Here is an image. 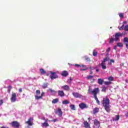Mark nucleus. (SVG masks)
<instances>
[{"mask_svg": "<svg viewBox=\"0 0 128 128\" xmlns=\"http://www.w3.org/2000/svg\"><path fill=\"white\" fill-rule=\"evenodd\" d=\"M88 94H92L94 95V98L96 100L98 104L100 106V102L98 98V96H96L98 94H100V88H94L93 90L92 88H89L88 89Z\"/></svg>", "mask_w": 128, "mask_h": 128, "instance_id": "f257e3e1", "label": "nucleus"}, {"mask_svg": "<svg viewBox=\"0 0 128 128\" xmlns=\"http://www.w3.org/2000/svg\"><path fill=\"white\" fill-rule=\"evenodd\" d=\"M102 104L104 109L107 112H110V99L106 96V98H103Z\"/></svg>", "mask_w": 128, "mask_h": 128, "instance_id": "f03ea898", "label": "nucleus"}, {"mask_svg": "<svg viewBox=\"0 0 128 128\" xmlns=\"http://www.w3.org/2000/svg\"><path fill=\"white\" fill-rule=\"evenodd\" d=\"M10 124L12 128H20V122H18V121H13L10 123Z\"/></svg>", "mask_w": 128, "mask_h": 128, "instance_id": "7ed1b4c3", "label": "nucleus"}, {"mask_svg": "<svg viewBox=\"0 0 128 128\" xmlns=\"http://www.w3.org/2000/svg\"><path fill=\"white\" fill-rule=\"evenodd\" d=\"M10 101L12 102H16V94L12 92L10 98Z\"/></svg>", "mask_w": 128, "mask_h": 128, "instance_id": "20e7f679", "label": "nucleus"}, {"mask_svg": "<svg viewBox=\"0 0 128 128\" xmlns=\"http://www.w3.org/2000/svg\"><path fill=\"white\" fill-rule=\"evenodd\" d=\"M100 121L98 120L95 119L94 120V128H100Z\"/></svg>", "mask_w": 128, "mask_h": 128, "instance_id": "39448f33", "label": "nucleus"}, {"mask_svg": "<svg viewBox=\"0 0 128 128\" xmlns=\"http://www.w3.org/2000/svg\"><path fill=\"white\" fill-rule=\"evenodd\" d=\"M114 36H115V38H114L115 42H118V40H120V37L122 36V34L120 32H116Z\"/></svg>", "mask_w": 128, "mask_h": 128, "instance_id": "423d86ee", "label": "nucleus"}, {"mask_svg": "<svg viewBox=\"0 0 128 128\" xmlns=\"http://www.w3.org/2000/svg\"><path fill=\"white\" fill-rule=\"evenodd\" d=\"M33 122H34V118L30 117L28 119V120L26 122V124H28V126H32L34 124Z\"/></svg>", "mask_w": 128, "mask_h": 128, "instance_id": "0eeeda50", "label": "nucleus"}, {"mask_svg": "<svg viewBox=\"0 0 128 128\" xmlns=\"http://www.w3.org/2000/svg\"><path fill=\"white\" fill-rule=\"evenodd\" d=\"M50 74H51L50 75V78H51V80H54V78H58V76L56 74L55 72H50Z\"/></svg>", "mask_w": 128, "mask_h": 128, "instance_id": "6e6552de", "label": "nucleus"}, {"mask_svg": "<svg viewBox=\"0 0 128 128\" xmlns=\"http://www.w3.org/2000/svg\"><path fill=\"white\" fill-rule=\"evenodd\" d=\"M55 114H58V116H62V111L60 108H58L57 110L55 111Z\"/></svg>", "mask_w": 128, "mask_h": 128, "instance_id": "1a4fd4ad", "label": "nucleus"}, {"mask_svg": "<svg viewBox=\"0 0 128 128\" xmlns=\"http://www.w3.org/2000/svg\"><path fill=\"white\" fill-rule=\"evenodd\" d=\"M79 107L80 108H81V110H84V108H88V106H86V104L84 102H82L79 104Z\"/></svg>", "mask_w": 128, "mask_h": 128, "instance_id": "9d476101", "label": "nucleus"}, {"mask_svg": "<svg viewBox=\"0 0 128 128\" xmlns=\"http://www.w3.org/2000/svg\"><path fill=\"white\" fill-rule=\"evenodd\" d=\"M58 96H60V98H64V96H66V94H64V90H58Z\"/></svg>", "mask_w": 128, "mask_h": 128, "instance_id": "9b49d317", "label": "nucleus"}, {"mask_svg": "<svg viewBox=\"0 0 128 128\" xmlns=\"http://www.w3.org/2000/svg\"><path fill=\"white\" fill-rule=\"evenodd\" d=\"M44 96V92H42L40 96H35V100H40L41 98H42Z\"/></svg>", "mask_w": 128, "mask_h": 128, "instance_id": "f8f14e48", "label": "nucleus"}, {"mask_svg": "<svg viewBox=\"0 0 128 128\" xmlns=\"http://www.w3.org/2000/svg\"><path fill=\"white\" fill-rule=\"evenodd\" d=\"M72 94H73L74 96L76 98H80L82 96L81 94L76 92H73Z\"/></svg>", "mask_w": 128, "mask_h": 128, "instance_id": "ddd939ff", "label": "nucleus"}, {"mask_svg": "<svg viewBox=\"0 0 128 128\" xmlns=\"http://www.w3.org/2000/svg\"><path fill=\"white\" fill-rule=\"evenodd\" d=\"M84 128H90V124L88 122V121H84Z\"/></svg>", "mask_w": 128, "mask_h": 128, "instance_id": "4468645a", "label": "nucleus"}, {"mask_svg": "<svg viewBox=\"0 0 128 128\" xmlns=\"http://www.w3.org/2000/svg\"><path fill=\"white\" fill-rule=\"evenodd\" d=\"M62 90H67V91H68L70 90V86L68 85H64L62 86Z\"/></svg>", "mask_w": 128, "mask_h": 128, "instance_id": "2eb2a0df", "label": "nucleus"}, {"mask_svg": "<svg viewBox=\"0 0 128 128\" xmlns=\"http://www.w3.org/2000/svg\"><path fill=\"white\" fill-rule=\"evenodd\" d=\"M61 74L62 76H68V72L66 70H64L62 72Z\"/></svg>", "mask_w": 128, "mask_h": 128, "instance_id": "dca6fc26", "label": "nucleus"}, {"mask_svg": "<svg viewBox=\"0 0 128 128\" xmlns=\"http://www.w3.org/2000/svg\"><path fill=\"white\" fill-rule=\"evenodd\" d=\"M100 112V108H95L94 110H93V114H98V112Z\"/></svg>", "mask_w": 128, "mask_h": 128, "instance_id": "f3484780", "label": "nucleus"}, {"mask_svg": "<svg viewBox=\"0 0 128 128\" xmlns=\"http://www.w3.org/2000/svg\"><path fill=\"white\" fill-rule=\"evenodd\" d=\"M100 66H101L102 70H106V63L102 62L101 64H100Z\"/></svg>", "mask_w": 128, "mask_h": 128, "instance_id": "a211bd4d", "label": "nucleus"}, {"mask_svg": "<svg viewBox=\"0 0 128 128\" xmlns=\"http://www.w3.org/2000/svg\"><path fill=\"white\" fill-rule=\"evenodd\" d=\"M104 82V80L101 78H98V84H100V86H102V84Z\"/></svg>", "mask_w": 128, "mask_h": 128, "instance_id": "6ab92c4d", "label": "nucleus"}, {"mask_svg": "<svg viewBox=\"0 0 128 128\" xmlns=\"http://www.w3.org/2000/svg\"><path fill=\"white\" fill-rule=\"evenodd\" d=\"M42 126H44V128H48V126H50V124L48 122H44V123L42 124Z\"/></svg>", "mask_w": 128, "mask_h": 128, "instance_id": "aec40b11", "label": "nucleus"}, {"mask_svg": "<svg viewBox=\"0 0 128 128\" xmlns=\"http://www.w3.org/2000/svg\"><path fill=\"white\" fill-rule=\"evenodd\" d=\"M108 60H110V58L106 57L104 58L103 60L102 61V62L106 64V62H108Z\"/></svg>", "mask_w": 128, "mask_h": 128, "instance_id": "412c9836", "label": "nucleus"}, {"mask_svg": "<svg viewBox=\"0 0 128 128\" xmlns=\"http://www.w3.org/2000/svg\"><path fill=\"white\" fill-rule=\"evenodd\" d=\"M40 71L41 74H42V75L44 74L46 72V70H44V68L40 69Z\"/></svg>", "mask_w": 128, "mask_h": 128, "instance_id": "4be33fe9", "label": "nucleus"}, {"mask_svg": "<svg viewBox=\"0 0 128 128\" xmlns=\"http://www.w3.org/2000/svg\"><path fill=\"white\" fill-rule=\"evenodd\" d=\"M48 82L44 83L42 86V88H48Z\"/></svg>", "mask_w": 128, "mask_h": 128, "instance_id": "5701e85b", "label": "nucleus"}, {"mask_svg": "<svg viewBox=\"0 0 128 128\" xmlns=\"http://www.w3.org/2000/svg\"><path fill=\"white\" fill-rule=\"evenodd\" d=\"M117 46H118L119 48H122L124 46V44L122 42H118L116 43Z\"/></svg>", "mask_w": 128, "mask_h": 128, "instance_id": "b1692460", "label": "nucleus"}, {"mask_svg": "<svg viewBox=\"0 0 128 128\" xmlns=\"http://www.w3.org/2000/svg\"><path fill=\"white\" fill-rule=\"evenodd\" d=\"M124 42L126 44H128V37H125L124 40Z\"/></svg>", "mask_w": 128, "mask_h": 128, "instance_id": "393cba45", "label": "nucleus"}, {"mask_svg": "<svg viewBox=\"0 0 128 128\" xmlns=\"http://www.w3.org/2000/svg\"><path fill=\"white\" fill-rule=\"evenodd\" d=\"M58 102V99L55 98L52 100V104H56Z\"/></svg>", "mask_w": 128, "mask_h": 128, "instance_id": "a878e982", "label": "nucleus"}, {"mask_svg": "<svg viewBox=\"0 0 128 128\" xmlns=\"http://www.w3.org/2000/svg\"><path fill=\"white\" fill-rule=\"evenodd\" d=\"M70 108L72 110H76V106L74 104L70 105Z\"/></svg>", "mask_w": 128, "mask_h": 128, "instance_id": "bb28decb", "label": "nucleus"}, {"mask_svg": "<svg viewBox=\"0 0 128 128\" xmlns=\"http://www.w3.org/2000/svg\"><path fill=\"white\" fill-rule=\"evenodd\" d=\"M92 54L94 56H98V52H96V50H94L92 52Z\"/></svg>", "mask_w": 128, "mask_h": 128, "instance_id": "cd10ccee", "label": "nucleus"}, {"mask_svg": "<svg viewBox=\"0 0 128 128\" xmlns=\"http://www.w3.org/2000/svg\"><path fill=\"white\" fill-rule=\"evenodd\" d=\"M62 104H70V102H68V100H65L62 101Z\"/></svg>", "mask_w": 128, "mask_h": 128, "instance_id": "c85d7f7f", "label": "nucleus"}, {"mask_svg": "<svg viewBox=\"0 0 128 128\" xmlns=\"http://www.w3.org/2000/svg\"><path fill=\"white\" fill-rule=\"evenodd\" d=\"M48 92H50L52 94H56V92L54 90H52V88H49Z\"/></svg>", "mask_w": 128, "mask_h": 128, "instance_id": "c756f323", "label": "nucleus"}, {"mask_svg": "<svg viewBox=\"0 0 128 128\" xmlns=\"http://www.w3.org/2000/svg\"><path fill=\"white\" fill-rule=\"evenodd\" d=\"M92 78H94V76L90 75V76H86L87 80H92Z\"/></svg>", "mask_w": 128, "mask_h": 128, "instance_id": "7c9ffc66", "label": "nucleus"}, {"mask_svg": "<svg viewBox=\"0 0 128 128\" xmlns=\"http://www.w3.org/2000/svg\"><path fill=\"white\" fill-rule=\"evenodd\" d=\"M101 92H106V87H102V89L101 90Z\"/></svg>", "mask_w": 128, "mask_h": 128, "instance_id": "2f4dec72", "label": "nucleus"}, {"mask_svg": "<svg viewBox=\"0 0 128 128\" xmlns=\"http://www.w3.org/2000/svg\"><path fill=\"white\" fill-rule=\"evenodd\" d=\"M104 84L106 86H108L110 84H111L112 82H104Z\"/></svg>", "mask_w": 128, "mask_h": 128, "instance_id": "473e14b6", "label": "nucleus"}, {"mask_svg": "<svg viewBox=\"0 0 128 128\" xmlns=\"http://www.w3.org/2000/svg\"><path fill=\"white\" fill-rule=\"evenodd\" d=\"M108 80H109L110 82H112V80H114V77L110 76L108 78Z\"/></svg>", "mask_w": 128, "mask_h": 128, "instance_id": "72a5a7b5", "label": "nucleus"}, {"mask_svg": "<svg viewBox=\"0 0 128 128\" xmlns=\"http://www.w3.org/2000/svg\"><path fill=\"white\" fill-rule=\"evenodd\" d=\"M114 62V60L111 59L110 62H108V64H112Z\"/></svg>", "mask_w": 128, "mask_h": 128, "instance_id": "f704fd0d", "label": "nucleus"}, {"mask_svg": "<svg viewBox=\"0 0 128 128\" xmlns=\"http://www.w3.org/2000/svg\"><path fill=\"white\" fill-rule=\"evenodd\" d=\"M124 24H123L122 26L118 27V30H124Z\"/></svg>", "mask_w": 128, "mask_h": 128, "instance_id": "c9c22d12", "label": "nucleus"}, {"mask_svg": "<svg viewBox=\"0 0 128 128\" xmlns=\"http://www.w3.org/2000/svg\"><path fill=\"white\" fill-rule=\"evenodd\" d=\"M114 38H112L110 40V44H112L114 42Z\"/></svg>", "mask_w": 128, "mask_h": 128, "instance_id": "e433bc0d", "label": "nucleus"}, {"mask_svg": "<svg viewBox=\"0 0 128 128\" xmlns=\"http://www.w3.org/2000/svg\"><path fill=\"white\" fill-rule=\"evenodd\" d=\"M124 30H125V32H128V25L125 26L124 28Z\"/></svg>", "mask_w": 128, "mask_h": 128, "instance_id": "4c0bfd02", "label": "nucleus"}, {"mask_svg": "<svg viewBox=\"0 0 128 128\" xmlns=\"http://www.w3.org/2000/svg\"><path fill=\"white\" fill-rule=\"evenodd\" d=\"M36 94L37 96H38V94H40V90H36Z\"/></svg>", "mask_w": 128, "mask_h": 128, "instance_id": "58836bf2", "label": "nucleus"}, {"mask_svg": "<svg viewBox=\"0 0 128 128\" xmlns=\"http://www.w3.org/2000/svg\"><path fill=\"white\" fill-rule=\"evenodd\" d=\"M50 122H58V120L56 118V119H54L53 120H51Z\"/></svg>", "mask_w": 128, "mask_h": 128, "instance_id": "ea45409f", "label": "nucleus"}, {"mask_svg": "<svg viewBox=\"0 0 128 128\" xmlns=\"http://www.w3.org/2000/svg\"><path fill=\"white\" fill-rule=\"evenodd\" d=\"M116 120H120V115L116 116Z\"/></svg>", "mask_w": 128, "mask_h": 128, "instance_id": "a19ab883", "label": "nucleus"}, {"mask_svg": "<svg viewBox=\"0 0 128 128\" xmlns=\"http://www.w3.org/2000/svg\"><path fill=\"white\" fill-rule=\"evenodd\" d=\"M119 16L120 18H124V13H120V14H119Z\"/></svg>", "mask_w": 128, "mask_h": 128, "instance_id": "79ce46f5", "label": "nucleus"}, {"mask_svg": "<svg viewBox=\"0 0 128 128\" xmlns=\"http://www.w3.org/2000/svg\"><path fill=\"white\" fill-rule=\"evenodd\" d=\"M4 104V100L2 99L0 100V106H2Z\"/></svg>", "mask_w": 128, "mask_h": 128, "instance_id": "37998d69", "label": "nucleus"}, {"mask_svg": "<svg viewBox=\"0 0 128 128\" xmlns=\"http://www.w3.org/2000/svg\"><path fill=\"white\" fill-rule=\"evenodd\" d=\"M106 52H110V47L108 48Z\"/></svg>", "mask_w": 128, "mask_h": 128, "instance_id": "c03bdc74", "label": "nucleus"}, {"mask_svg": "<svg viewBox=\"0 0 128 128\" xmlns=\"http://www.w3.org/2000/svg\"><path fill=\"white\" fill-rule=\"evenodd\" d=\"M86 60H88V62L90 61V58H88V57H86Z\"/></svg>", "mask_w": 128, "mask_h": 128, "instance_id": "a18cd8bd", "label": "nucleus"}, {"mask_svg": "<svg viewBox=\"0 0 128 128\" xmlns=\"http://www.w3.org/2000/svg\"><path fill=\"white\" fill-rule=\"evenodd\" d=\"M75 66H76V68L80 67V65L78 64H76Z\"/></svg>", "mask_w": 128, "mask_h": 128, "instance_id": "49530a36", "label": "nucleus"}, {"mask_svg": "<svg viewBox=\"0 0 128 128\" xmlns=\"http://www.w3.org/2000/svg\"><path fill=\"white\" fill-rule=\"evenodd\" d=\"M18 90L19 92H22V88H20Z\"/></svg>", "mask_w": 128, "mask_h": 128, "instance_id": "de8ad7c7", "label": "nucleus"}, {"mask_svg": "<svg viewBox=\"0 0 128 128\" xmlns=\"http://www.w3.org/2000/svg\"><path fill=\"white\" fill-rule=\"evenodd\" d=\"M12 90V89H10V88H8V94H10V90Z\"/></svg>", "mask_w": 128, "mask_h": 128, "instance_id": "09e8293b", "label": "nucleus"}, {"mask_svg": "<svg viewBox=\"0 0 128 128\" xmlns=\"http://www.w3.org/2000/svg\"><path fill=\"white\" fill-rule=\"evenodd\" d=\"M125 116H126V118H128V112H127L125 114Z\"/></svg>", "mask_w": 128, "mask_h": 128, "instance_id": "8fccbe9b", "label": "nucleus"}, {"mask_svg": "<svg viewBox=\"0 0 128 128\" xmlns=\"http://www.w3.org/2000/svg\"><path fill=\"white\" fill-rule=\"evenodd\" d=\"M8 88L12 90V86H8Z\"/></svg>", "mask_w": 128, "mask_h": 128, "instance_id": "3c124183", "label": "nucleus"}, {"mask_svg": "<svg viewBox=\"0 0 128 128\" xmlns=\"http://www.w3.org/2000/svg\"><path fill=\"white\" fill-rule=\"evenodd\" d=\"M52 122V121H50V120H48V119H46L45 122Z\"/></svg>", "mask_w": 128, "mask_h": 128, "instance_id": "603ef678", "label": "nucleus"}, {"mask_svg": "<svg viewBox=\"0 0 128 128\" xmlns=\"http://www.w3.org/2000/svg\"><path fill=\"white\" fill-rule=\"evenodd\" d=\"M121 66H124V63H122L120 64Z\"/></svg>", "mask_w": 128, "mask_h": 128, "instance_id": "864d4df0", "label": "nucleus"}, {"mask_svg": "<svg viewBox=\"0 0 128 128\" xmlns=\"http://www.w3.org/2000/svg\"><path fill=\"white\" fill-rule=\"evenodd\" d=\"M88 70V68L81 69V70Z\"/></svg>", "mask_w": 128, "mask_h": 128, "instance_id": "5fc2aeb1", "label": "nucleus"}, {"mask_svg": "<svg viewBox=\"0 0 128 128\" xmlns=\"http://www.w3.org/2000/svg\"><path fill=\"white\" fill-rule=\"evenodd\" d=\"M84 66H84V64L80 66V68H84Z\"/></svg>", "mask_w": 128, "mask_h": 128, "instance_id": "6e6d98bb", "label": "nucleus"}, {"mask_svg": "<svg viewBox=\"0 0 128 128\" xmlns=\"http://www.w3.org/2000/svg\"><path fill=\"white\" fill-rule=\"evenodd\" d=\"M70 83H72V77H70Z\"/></svg>", "mask_w": 128, "mask_h": 128, "instance_id": "4d7b16f0", "label": "nucleus"}, {"mask_svg": "<svg viewBox=\"0 0 128 128\" xmlns=\"http://www.w3.org/2000/svg\"><path fill=\"white\" fill-rule=\"evenodd\" d=\"M114 48L115 50H116V46H114Z\"/></svg>", "mask_w": 128, "mask_h": 128, "instance_id": "13d9d810", "label": "nucleus"}, {"mask_svg": "<svg viewBox=\"0 0 128 128\" xmlns=\"http://www.w3.org/2000/svg\"><path fill=\"white\" fill-rule=\"evenodd\" d=\"M90 74H92V70L90 71Z\"/></svg>", "mask_w": 128, "mask_h": 128, "instance_id": "bf43d9fd", "label": "nucleus"}, {"mask_svg": "<svg viewBox=\"0 0 128 128\" xmlns=\"http://www.w3.org/2000/svg\"><path fill=\"white\" fill-rule=\"evenodd\" d=\"M96 72H100V70L96 69Z\"/></svg>", "mask_w": 128, "mask_h": 128, "instance_id": "052dcab7", "label": "nucleus"}, {"mask_svg": "<svg viewBox=\"0 0 128 128\" xmlns=\"http://www.w3.org/2000/svg\"><path fill=\"white\" fill-rule=\"evenodd\" d=\"M42 120H46V118H44V117L43 118H42Z\"/></svg>", "mask_w": 128, "mask_h": 128, "instance_id": "680f3d73", "label": "nucleus"}, {"mask_svg": "<svg viewBox=\"0 0 128 128\" xmlns=\"http://www.w3.org/2000/svg\"><path fill=\"white\" fill-rule=\"evenodd\" d=\"M124 24H126V21H124Z\"/></svg>", "mask_w": 128, "mask_h": 128, "instance_id": "e2e57ef3", "label": "nucleus"}, {"mask_svg": "<svg viewBox=\"0 0 128 128\" xmlns=\"http://www.w3.org/2000/svg\"><path fill=\"white\" fill-rule=\"evenodd\" d=\"M46 76H50V74H46Z\"/></svg>", "mask_w": 128, "mask_h": 128, "instance_id": "0e129e2a", "label": "nucleus"}, {"mask_svg": "<svg viewBox=\"0 0 128 128\" xmlns=\"http://www.w3.org/2000/svg\"><path fill=\"white\" fill-rule=\"evenodd\" d=\"M88 120L90 122V118H88Z\"/></svg>", "mask_w": 128, "mask_h": 128, "instance_id": "69168bd1", "label": "nucleus"}, {"mask_svg": "<svg viewBox=\"0 0 128 128\" xmlns=\"http://www.w3.org/2000/svg\"><path fill=\"white\" fill-rule=\"evenodd\" d=\"M0 128H4V127H1Z\"/></svg>", "mask_w": 128, "mask_h": 128, "instance_id": "338daca9", "label": "nucleus"}, {"mask_svg": "<svg viewBox=\"0 0 128 128\" xmlns=\"http://www.w3.org/2000/svg\"><path fill=\"white\" fill-rule=\"evenodd\" d=\"M34 80H36V78H34Z\"/></svg>", "mask_w": 128, "mask_h": 128, "instance_id": "774afa93", "label": "nucleus"}]
</instances>
